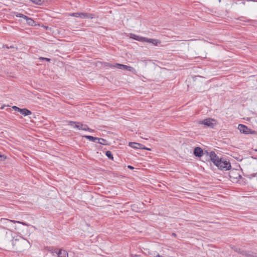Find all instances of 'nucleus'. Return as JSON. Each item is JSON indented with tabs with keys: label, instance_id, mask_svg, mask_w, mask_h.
Here are the masks:
<instances>
[{
	"label": "nucleus",
	"instance_id": "1",
	"mask_svg": "<svg viewBox=\"0 0 257 257\" xmlns=\"http://www.w3.org/2000/svg\"><path fill=\"white\" fill-rule=\"evenodd\" d=\"M4 235H6L5 246L8 249L21 252L30 247L28 240L20 236L15 239L11 231L8 232L5 228L0 227V237Z\"/></svg>",
	"mask_w": 257,
	"mask_h": 257
},
{
	"label": "nucleus",
	"instance_id": "2",
	"mask_svg": "<svg viewBox=\"0 0 257 257\" xmlns=\"http://www.w3.org/2000/svg\"><path fill=\"white\" fill-rule=\"evenodd\" d=\"M199 123L200 124H203L205 126L210 127L211 128H213L216 124L217 121L214 119L208 118L203 120L199 121Z\"/></svg>",
	"mask_w": 257,
	"mask_h": 257
},
{
	"label": "nucleus",
	"instance_id": "3",
	"mask_svg": "<svg viewBox=\"0 0 257 257\" xmlns=\"http://www.w3.org/2000/svg\"><path fill=\"white\" fill-rule=\"evenodd\" d=\"M219 169L223 171L229 170L231 167V164L229 162L227 161H222L221 159L216 166Z\"/></svg>",
	"mask_w": 257,
	"mask_h": 257
},
{
	"label": "nucleus",
	"instance_id": "4",
	"mask_svg": "<svg viewBox=\"0 0 257 257\" xmlns=\"http://www.w3.org/2000/svg\"><path fill=\"white\" fill-rule=\"evenodd\" d=\"M207 155H209L210 159L211 161L216 166H217V164L220 162L221 160L220 158L218 157L215 153L213 151H211L210 153H208L207 151H205Z\"/></svg>",
	"mask_w": 257,
	"mask_h": 257
},
{
	"label": "nucleus",
	"instance_id": "5",
	"mask_svg": "<svg viewBox=\"0 0 257 257\" xmlns=\"http://www.w3.org/2000/svg\"><path fill=\"white\" fill-rule=\"evenodd\" d=\"M236 252L245 257H257L256 253H253L250 251L245 250L240 247H238Z\"/></svg>",
	"mask_w": 257,
	"mask_h": 257
},
{
	"label": "nucleus",
	"instance_id": "6",
	"mask_svg": "<svg viewBox=\"0 0 257 257\" xmlns=\"http://www.w3.org/2000/svg\"><path fill=\"white\" fill-rule=\"evenodd\" d=\"M69 15L70 16L81 18H93V16L92 14L85 13H74L70 14Z\"/></svg>",
	"mask_w": 257,
	"mask_h": 257
},
{
	"label": "nucleus",
	"instance_id": "7",
	"mask_svg": "<svg viewBox=\"0 0 257 257\" xmlns=\"http://www.w3.org/2000/svg\"><path fill=\"white\" fill-rule=\"evenodd\" d=\"M238 129L239 130L240 133L244 134H255V132L254 131H251L244 124H239L238 126Z\"/></svg>",
	"mask_w": 257,
	"mask_h": 257
},
{
	"label": "nucleus",
	"instance_id": "8",
	"mask_svg": "<svg viewBox=\"0 0 257 257\" xmlns=\"http://www.w3.org/2000/svg\"><path fill=\"white\" fill-rule=\"evenodd\" d=\"M12 108L15 110L20 112L24 116L29 115L32 114V112L27 108H20L16 106H14Z\"/></svg>",
	"mask_w": 257,
	"mask_h": 257
},
{
	"label": "nucleus",
	"instance_id": "9",
	"mask_svg": "<svg viewBox=\"0 0 257 257\" xmlns=\"http://www.w3.org/2000/svg\"><path fill=\"white\" fill-rule=\"evenodd\" d=\"M129 146L134 149H144L149 151L151 150V149L146 148L143 145L135 142L129 143Z\"/></svg>",
	"mask_w": 257,
	"mask_h": 257
},
{
	"label": "nucleus",
	"instance_id": "10",
	"mask_svg": "<svg viewBox=\"0 0 257 257\" xmlns=\"http://www.w3.org/2000/svg\"><path fill=\"white\" fill-rule=\"evenodd\" d=\"M1 221L3 223V224L6 225H8V223H11L13 222V223H20V224H22L28 226V224H27L25 222H21V221H15V220H10V219H6V218H1Z\"/></svg>",
	"mask_w": 257,
	"mask_h": 257
},
{
	"label": "nucleus",
	"instance_id": "11",
	"mask_svg": "<svg viewBox=\"0 0 257 257\" xmlns=\"http://www.w3.org/2000/svg\"><path fill=\"white\" fill-rule=\"evenodd\" d=\"M193 154L195 156L197 157H201L204 154L203 150L200 147H196L194 149Z\"/></svg>",
	"mask_w": 257,
	"mask_h": 257
},
{
	"label": "nucleus",
	"instance_id": "12",
	"mask_svg": "<svg viewBox=\"0 0 257 257\" xmlns=\"http://www.w3.org/2000/svg\"><path fill=\"white\" fill-rule=\"evenodd\" d=\"M143 40V41L152 43L154 45L157 46L160 43V41L157 39H149L147 38H141Z\"/></svg>",
	"mask_w": 257,
	"mask_h": 257
},
{
	"label": "nucleus",
	"instance_id": "13",
	"mask_svg": "<svg viewBox=\"0 0 257 257\" xmlns=\"http://www.w3.org/2000/svg\"><path fill=\"white\" fill-rule=\"evenodd\" d=\"M58 257H68V254L65 250L60 249L57 253Z\"/></svg>",
	"mask_w": 257,
	"mask_h": 257
},
{
	"label": "nucleus",
	"instance_id": "14",
	"mask_svg": "<svg viewBox=\"0 0 257 257\" xmlns=\"http://www.w3.org/2000/svg\"><path fill=\"white\" fill-rule=\"evenodd\" d=\"M84 125L81 122H79L77 123V124H76V125H74V128H76L78 130H84Z\"/></svg>",
	"mask_w": 257,
	"mask_h": 257
},
{
	"label": "nucleus",
	"instance_id": "15",
	"mask_svg": "<svg viewBox=\"0 0 257 257\" xmlns=\"http://www.w3.org/2000/svg\"><path fill=\"white\" fill-rule=\"evenodd\" d=\"M84 137L93 142H96L98 140V138L94 137L91 136H84Z\"/></svg>",
	"mask_w": 257,
	"mask_h": 257
},
{
	"label": "nucleus",
	"instance_id": "16",
	"mask_svg": "<svg viewBox=\"0 0 257 257\" xmlns=\"http://www.w3.org/2000/svg\"><path fill=\"white\" fill-rule=\"evenodd\" d=\"M97 141H98L97 143L103 145H108L107 141L104 139L98 138Z\"/></svg>",
	"mask_w": 257,
	"mask_h": 257
},
{
	"label": "nucleus",
	"instance_id": "17",
	"mask_svg": "<svg viewBox=\"0 0 257 257\" xmlns=\"http://www.w3.org/2000/svg\"><path fill=\"white\" fill-rule=\"evenodd\" d=\"M127 67V65L116 63V68H117L118 69L126 70Z\"/></svg>",
	"mask_w": 257,
	"mask_h": 257
},
{
	"label": "nucleus",
	"instance_id": "18",
	"mask_svg": "<svg viewBox=\"0 0 257 257\" xmlns=\"http://www.w3.org/2000/svg\"><path fill=\"white\" fill-rule=\"evenodd\" d=\"M26 21L27 23L30 26H33L35 24L34 21L30 18L28 17V18L26 19Z\"/></svg>",
	"mask_w": 257,
	"mask_h": 257
},
{
	"label": "nucleus",
	"instance_id": "19",
	"mask_svg": "<svg viewBox=\"0 0 257 257\" xmlns=\"http://www.w3.org/2000/svg\"><path fill=\"white\" fill-rule=\"evenodd\" d=\"M126 70H127V71H129L130 72H132L134 74H137L136 70L135 68H134L133 67H131V66H127V67L126 69Z\"/></svg>",
	"mask_w": 257,
	"mask_h": 257
},
{
	"label": "nucleus",
	"instance_id": "20",
	"mask_svg": "<svg viewBox=\"0 0 257 257\" xmlns=\"http://www.w3.org/2000/svg\"><path fill=\"white\" fill-rule=\"evenodd\" d=\"M126 70H127V71H129L130 72H132L134 74H137L136 70L135 68H134L133 67H131V66H127V67L126 69Z\"/></svg>",
	"mask_w": 257,
	"mask_h": 257
},
{
	"label": "nucleus",
	"instance_id": "21",
	"mask_svg": "<svg viewBox=\"0 0 257 257\" xmlns=\"http://www.w3.org/2000/svg\"><path fill=\"white\" fill-rule=\"evenodd\" d=\"M106 156L110 160H113V157L111 152L109 151H107L105 153Z\"/></svg>",
	"mask_w": 257,
	"mask_h": 257
},
{
	"label": "nucleus",
	"instance_id": "22",
	"mask_svg": "<svg viewBox=\"0 0 257 257\" xmlns=\"http://www.w3.org/2000/svg\"><path fill=\"white\" fill-rule=\"evenodd\" d=\"M32 2L35 4L41 5L44 2V0H32Z\"/></svg>",
	"mask_w": 257,
	"mask_h": 257
},
{
	"label": "nucleus",
	"instance_id": "23",
	"mask_svg": "<svg viewBox=\"0 0 257 257\" xmlns=\"http://www.w3.org/2000/svg\"><path fill=\"white\" fill-rule=\"evenodd\" d=\"M16 16L17 17H19V18H24L25 19V20H26L27 18H28V17L22 14H19V13H17L16 14Z\"/></svg>",
	"mask_w": 257,
	"mask_h": 257
},
{
	"label": "nucleus",
	"instance_id": "24",
	"mask_svg": "<svg viewBox=\"0 0 257 257\" xmlns=\"http://www.w3.org/2000/svg\"><path fill=\"white\" fill-rule=\"evenodd\" d=\"M133 35V36L131 37V38H132L133 39H134L135 40H139V41H143V40L141 38V37H140L138 36H137L136 35Z\"/></svg>",
	"mask_w": 257,
	"mask_h": 257
},
{
	"label": "nucleus",
	"instance_id": "25",
	"mask_svg": "<svg viewBox=\"0 0 257 257\" xmlns=\"http://www.w3.org/2000/svg\"><path fill=\"white\" fill-rule=\"evenodd\" d=\"M78 122H76V121H68V124L71 126H72V127H74V125H76V124H77Z\"/></svg>",
	"mask_w": 257,
	"mask_h": 257
},
{
	"label": "nucleus",
	"instance_id": "26",
	"mask_svg": "<svg viewBox=\"0 0 257 257\" xmlns=\"http://www.w3.org/2000/svg\"><path fill=\"white\" fill-rule=\"evenodd\" d=\"M105 66L110 68H116V64L115 65H113L110 63H105Z\"/></svg>",
	"mask_w": 257,
	"mask_h": 257
},
{
	"label": "nucleus",
	"instance_id": "27",
	"mask_svg": "<svg viewBox=\"0 0 257 257\" xmlns=\"http://www.w3.org/2000/svg\"><path fill=\"white\" fill-rule=\"evenodd\" d=\"M84 131H87L90 132L93 131V130L90 128L87 125H84Z\"/></svg>",
	"mask_w": 257,
	"mask_h": 257
},
{
	"label": "nucleus",
	"instance_id": "28",
	"mask_svg": "<svg viewBox=\"0 0 257 257\" xmlns=\"http://www.w3.org/2000/svg\"><path fill=\"white\" fill-rule=\"evenodd\" d=\"M230 247H231V249H233L235 252L237 251V248L238 247V246H236L235 245H230Z\"/></svg>",
	"mask_w": 257,
	"mask_h": 257
},
{
	"label": "nucleus",
	"instance_id": "29",
	"mask_svg": "<svg viewBox=\"0 0 257 257\" xmlns=\"http://www.w3.org/2000/svg\"><path fill=\"white\" fill-rule=\"evenodd\" d=\"M40 60H45V61H50V59L49 58H45V57H40L39 58Z\"/></svg>",
	"mask_w": 257,
	"mask_h": 257
},
{
	"label": "nucleus",
	"instance_id": "30",
	"mask_svg": "<svg viewBox=\"0 0 257 257\" xmlns=\"http://www.w3.org/2000/svg\"><path fill=\"white\" fill-rule=\"evenodd\" d=\"M131 257H141V255L139 254H131Z\"/></svg>",
	"mask_w": 257,
	"mask_h": 257
},
{
	"label": "nucleus",
	"instance_id": "31",
	"mask_svg": "<svg viewBox=\"0 0 257 257\" xmlns=\"http://www.w3.org/2000/svg\"><path fill=\"white\" fill-rule=\"evenodd\" d=\"M127 168H128V169H134V167H133V166H131V165H128V166H127Z\"/></svg>",
	"mask_w": 257,
	"mask_h": 257
},
{
	"label": "nucleus",
	"instance_id": "32",
	"mask_svg": "<svg viewBox=\"0 0 257 257\" xmlns=\"http://www.w3.org/2000/svg\"><path fill=\"white\" fill-rule=\"evenodd\" d=\"M156 257H164V256H162V255H160L159 254H158L156 255Z\"/></svg>",
	"mask_w": 257,
	"mask_h": 257
},
{
	"label": "nucleus",
	"instance_id": "33",
	"mask_svg": "<svg viewBox=\"0 0 257 257\" xmlns=\"http://www.w3.org/2000/svg\"><path fill=\"white\" fill-rule=\"evenodd\" d=\"M172 236H176V234L174 232H173L172 234Z\"/></svg>",
	"mask_w": 257,
	"mask_h": 257
},
{
	"label": "nucleus",
	"instance_id": "34",
	"mask_svg": "<svg viewBox=\"0 0 257 257\" xmlns=\"http://www.w3.org/2000/svg\"><path fill=\"white\" fill-rule=\"evenodd\" d=\"M253 2H257V0H253Z\"/></svg>",
	"mask_w": 257,
	"mask_h": 257
},
{
	"label": "nucleus",
	"instance_id": "35",
	"mask_svg": "<svg viewBox=\"0 0 257 257\" xmlns=\"http://www.w3.org/2000/svg\"><path fill=\"white\" fill-rule=\"evenodd\" d=\"M3 157V156H2V155H0V157Z\"/></svg>",
	"mask_w": 257,
	"mask_h": 257
},
{
	"label": "nucleus",
	"instance_id": "36",
	"mask_svg": "<svg viewBox=\"0 0 257 257\" xmlns=\"http://www.w3.org/2000/svg\"><path fill=\"white\" fill-rule=\"evenodd\" d=\"M31 1H32V0H31Z\"/></svg>",
	"mask_w": 257,
	"mask_h": 257
},
{
	"label": "nucleus",
	"instance_id": "37",
	"mask_svg": "<svg viewBox=\"0 0 257 257\" xmlns=\"http://www.w3.org/2000/svg\"><path fill=\"white\" fill-rule=\"evenodd\" d=\"M256 151H257V150H256Z\"/></svg>",
	"mask_w": 257,
	"mask_h": 257
}]
</instances>
